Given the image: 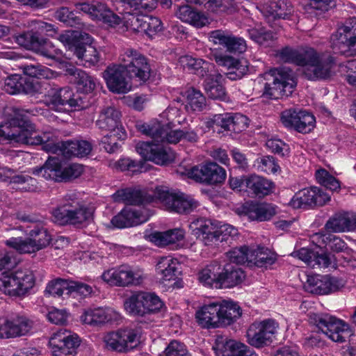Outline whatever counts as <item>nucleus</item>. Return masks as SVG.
I'll list each match as a JSON object with an SVG mask.
<instances>
[{
	"label": "nucleus",
	"instance_id": "f257e3e1",
	"mask_svg": "<svg viewBox=\"0 0 356 356\" xmlns=\"http://www.w3.org/2000/svg\"><path fill=\"white\" fill-rule=\"evenodd\" d=\"M278 56L285 63L303 67L302 74L308 81H325L333 75L336 58L330 53H319L315 49L305 47L299 50L290 47L282 48Z\"/></svg>",
	"mask_w": 356,
	"mask_h": 356
},
{
	"label": "nucleus",
	"instance_id": "f03ea898",
	"mask_svg": "<svg viewBox=\"0 0 356 356\" xmlns=\"http://www.w3.org/2000/svg\"><path fill=\"white\" fill-rule=\"evenodd\" d=\"M13 264L12 254L5 250H0V273L3 275L0 287L10 297H22L35 285V275L29 269L7 273L6 270L11 268Z\"/></svg>",
	"mask_w": 356,
	"mask_h": 356
},
{
	"label": "nucleus",
	"instance_id": "7ed1b4c3",
	"mask_svg": "<svg viewBox=\"0 0 356 356\" xmlns=\"http://www.w3.org/2000/svg\"><path fill=\"white\" fill-rule=\"evenodd\" d=\"M245 272L238 266L213 261L198 273L199 282L204 286L216 289H232L242 283Z\"/></svg>",
	"mask_w": 356,
	"mask_h": 356
},
{
	"label": "nucleus",
	"instance_id": "20e7f679",
	"mask_svg": "<svg viewBox=\"0 0 356 356\" xmlns=\"http://www.w3.org/2000/svg\"><path fill=\"white\" fill-rule=\"evenodd\" d=\"M30 113L29 110L15 108L14 115L5 124H0V142L10 140L27 145L41 143L42 139L27 115Z\"/></svg>",
	"mask_w": 356,
	"mask_h": 356
},
{
	"label": "nucleus",
	"instance_id": "39448f33",
	"mask_svg": "<svg viewBox=\"0 0 356 356\" xmlns=\"http://www.w3.org/2000/svg\"><path fill=\"white\" fill-rule=\"evenodd\" d=\"M58 40L78 58L80 65L86 67L97 66L100 55L91 45L93 38L88 33L78 31H66L59 35Z\"/></svg>",
	"mask_w": 356,
	"mask_h": 356
},
{
	"label": "nucleus",
	"instance_id": "423d86ee",
	"mask_svg": "<svg viewBox=\"0 0 356 356\" xmlns=\"http://www.w3.org/2000/svg\"><path fill=\"white\" fill-rule=\"evenodd\" d=\"M308 318L309 325L318 334H323L334 342L343 343L351 335L349 325L330 314L310 312Z\"/></svg>",
	"mask_w": 356,
	"mask_h": 356
},
{
	"label": "nucleus",
	"instance_id": "0eeeda50",
	"mask_svg": "<svg viewBox=\"0 0 356 356\" xmlns=\"http://www.w3.org/2000/svg\"><path fill=\"white\" fill-rule=\"evenodd\" d=\"M54 221L62 226L80 227L88 224L93 217V211L84 203L77 200H66L51 211Z\"/></svg>",
	"mask_w": 356,
	"mask_h": 356
},
{
	"label": "nucleus",
	"instance_id": "6e6552de",
	"mask_svg": "<svg viewBox=\"0 0 356 356\" xmlns=\"http://www.w3.org/2000/svg\"><path fill=\"white\" fill-rule=\"evenodd\" d=\"M27 236L26 238L10 237L4 243L19 254H31L47 248L52 240L47 228L40 224L30 229Z\"/></svg>",
	"mask_w": 356,
	"mask_h": 356
},
{
	"label": "nucleus",
	"instance_id": "1a4fd4ad",
	"mask_svg": "<svg viewBox=\"0 0 356 356\" xmlns=\"http://www.w3.org/2000/svg\"><path fill=\"white\" fill-rule=\"evenodd\" d=\"M39 137L42 139V142L38 145H41L44 151L53 154H61L67 159L87 156L92 149V143L86 140L74 139L55 143L53 140H50L49 134H39Z\"/></svg>",
	"mask_w": 356,
	"mask_h": 356
},
{
	"label": "nucleus",
	"instance_id": "9d476101",
	"mask_svg": "<svg viewBox=\"0 0 356 356\" xmlns=\"http://www.w3.org/2000/svg\"><path fill=\"white\" fill-rule=\"evenodd\" d=\"M124 307L130 316L145 317L158 314L165 304L154 293L137 291L124 300Z\"/></svg>",
	"mask_w": 356,
	"mask_h": 356
},
{
	"label": "nucleus",
	"instance_id": "9b49d317",
	"mask_svg": "<svg viewBox=\"0 0 356 356\" xmlns=\"http://www.w3.org/2000/svg\"><path fill=\"white\" fill-rule=\"evenodd\" d=\"M154 194L156 200L163 204L170 212L189 214L199 206V202L191 195L181 192H174L166 186H156Z\"/></svg>",
	"mask_w": 356,
	"mask_h": 356
},
{
	"label": "nucleus",
	"instance_id": "f8f14e48",
	"mask_svg": "<svg viewBox=\"0 0 356 356\" xmlns=\"http://www.w3.org/2000/svg\"><path fill=\"white\" fill-rule=\"evenodd\" d=\"M272 81L264 84L262 97L268 99H278L291 95L296 86V81L289 70L274 69Z\"/></svg>",
	"mask_w": 356,
	"mask_h": 356
},
{
	"label": "nucleus",
	"instance_id": "ddd939ff",
	"mask_svg": "<svg viewBox=\"0 0 356 356\" xmlns=\"http://www.w3.org/2000/svg\"><path fill=\"white\" fill-rule=\"evenodd\" d=\"M14 40L24 49L51 60H56L62 53L51 41L44 38L41 33L33 29L15 35Z\"/></svg>",
	"mask_w": 356,
	"mask_h": 356
},
{
	"label": "nucleus",
	"instance_id": "4468645a",
	"mask_svg": "<svg viewBox=\"0 0 356 356\" xmlns=\"http://www.w3.org/2000/svg\"><path fill=\"white\" fill-rule=\"evenodd\" d=\"M120 61L129 79H134L145 83L149 79L152 73L149 59L138 50L126 49L120 56Z\"/></svg>",
	"mask_w": 356,
	"mask_h": 356
},
{
	"label": "nucleus",
	"instance_id": "2eb2a0df",
	"mask_svg": "<svg viewBox=\"0 0 356 356\" xmlns=\"http://www.w3.org/2000/svg\"><path fill=\"white\" fill-rule=\"evenodd\" d=\"M140 339V329L127 327L108 332L104 337V342L108 350L127 353L138 346Z\"/></svg>",
	"mask_w": 356,
	"mask_h": 356
},
{
	"label": "nucleus",
	"instance_id": "dca6fc26",
	"mask_svg": "<svg viewBox=\"0 0 356 356\" xmlns=\"http://www.w3.org/2000/svg\"><path fill=\"white\" fill-rule=\"evenodd\" d=\"M279 323L273 318L254 322L248 327L246 337L248 342L257 348L270 345L275 338Z\"/></svg>",
	"mask_w": 356,
	"mask_h": 356
},
{
	"label": "nucleus",
	"instance_id": "f3484780",
	"mask_svg": "<svg viewBox=\"0 0 356 356\" xmlns=\"http://www.w3.org/2000/svg\"><path fill=\"white\" fill-rule=\"evenodd\" d=\"M187 176L197 183L218 186L225 181L227 172L217 163L209 161L192 167L188 170Z\"/></svg>",
	"mask_w": 356,
	"mask_h": 356
},
{
	"label": "nucleus",
	"instance_id": "a211bd4d",
	"mask_svg": "<svg viewBox=\"0 0 356 356\" xmlns=\"http://www.w3.org/2000/svg\"><path fill=\"white\" fill-rule=\"evenodd\" d=\"M330 47L334 54L356 51V17H350L330 36Z\"/></svg>",
	"mask_w": 356,
	"mask_h": 356
},
{
	"label": "nucleus",
	"instance_id": "6ab92c4d",
	"mask_svg": "<svg viewBox=\"0 0 356 356\" xmlns=\"http://www.w3.org/2000/svg\"><path fill=\"white\" fill-rule=\"evenodd\" d=\"M137 129L143 134L150 136L157 142L166 140L169 143L176 144L182 140L183 130H172L169 124H163L158 120L143 122L136 125Z\"/></svg>",
	"mask_w": 356,
	"mask_h": 356
},
{
	"label": "nucleus",
	"instance_id": "aec40b11",
	"mask_svg": "<svg viewBox=\"0 0 356 356\" xmlns=\"http://www.w3.org/2000/svg\"><path fill=\"white\" fill-rule=\"evenodd\" d=\"M330 200V196L317 186L303 188L293 196L289 205L295 209H314L322 207Z\"/></svg>",
	"mask_w": 356,
	"mask_h": 356
},
{
	"label": "nucleus",
	"instance_id": "412c9836",
	"mask_svg": "<svg viewBox=\"0 0 356 356\" xmlns=\"http://www.w3.org/2000/svg\"><path fill=\"white\" fill-rule=\"evenodd\" d=\"M102 278L108 284L117 286H136L142 282V273L129 265L122 264L104 271Z\"/></svg>",
	"mask_w": 356,
	"mask_h": 356
},
{
	"label": "nucleus",
	"instance_id": "4be33fe9",
	"mask_svg": "<svg viewBox=\"0 0 356 356\" xmlns=\"http://www.w3.org/2000/svg\"><path fill=\"white\" fill-rule=\"evenodd\" d=\"M136 152L143 160L150 161L157 165H168L175 160V155L170 149L165 148L160 142H139L136 146Z\"/></svg>",
	"mask_w": 356,
	"mask_h": 356
},
{
	"label": "nucleus",
	"instance_id": "5701e85b",
	"mask_svg": "<svg viewBox=\"0 0 356 356\" xmlns=\"http://www.w3.org/2000/svg\"><path fill=\"white\" fill-rule=\"evenodd\" d=\"M80 338L67 330L54 332L49 340L52 356H75L80 345Z\"/></svg>",
	"mask_w": 356,
	"mask_h": 356
},
{
	"label": "nucleus",
	"instance_id": "b1692460",
	"mask_svg": "<svg viewBox=\"0 0 356 356\" xmlns=\"http://www.w3.org/2000/svg\"><path fill=\"white\" fill-rule=\"evenodd\" d=\"M49 106L56 111H63L73 108H82V97L76 96L70 87L51 89L46 95Z\"/></svg>",
	"mask_w": 356,
	"mask_h": 356
},
{
	"label": "nucleus",
	"instance_id": "393cba45",
	"mask_svg": "<svg viewBox=\"0 0 356 356\" xmlns=\"http://www.w3.org/2000/svg\"><path fill=\"white\" fill-rule=\"evenodd\" d=\"M103 77L109 91L115 94H125L131 90L127 70L120 64H110L103 72Z\"/></svg>",
	"mask_w": 356,
	"mask_h": 356
},
{
	"label": "nucleus",
	"instance_id": "a878e982",
	"mask_svg": "<svg viewBox=\"0 0 356 356\" xmlns=\"http://www.w3.org/2000/svg\"><path fill=\"white\" fill-rule=\"evenodd\" d=\"M307 290L318 295H327L336 292L345 285L343 279L330 275H311L307 276Z\"/></svg>",
	"mask_w": 356,
	"mask_h": 356
},
{
	"label": "nucleus",
	"instance_id": "bb28decb",
	"mask_svg": "<svg viewBox=\"0 0 356 356\" xmlns=\"http://www.w3.org/2000/svg\"><path fill=\"white\" fill-rule=\"evenodd\" d=\"M75 6L76 10L88 14L93 19L102 22L111 27L120 24L122 22L120 17L102 3L79 2L75 4Z\"/></svg>",
	"mask_w": 356,
	"mask_h": 356
},
{
	"label": "nucleus",
	"instance_id": "cd10ccee",
	"mask_svg": "<svg viewBox=\"0 0 356 356\" xmlns=\"http://www.w3.org/2000/svg\"><path fill=\"white\" fill-rule=\"evenodd\" d=\"M191 233L206 246L218 245V221L206 218L194 220L190 225Z\"/></svg>",
	"mask_w": 356,
	"mask_h": 356
},
{
	"label": "nucleus",
	"instance_id": "c85d7f7f",
	"mask_svg": "<svg viewBox=\"0 0 356 356\" xmlns=\"http://www.w3.org/2000/svg\"><path fill=\"white\" fill-rule=\"evenodd\" d=\"M122 114L120 111L114 107L108 106L104 108L96 120V126L101 130L113 132L118 135V138L125 140L127 137V132L121 122Z\"/></svg>",
	"mask_w": 356,
	"mask_h": 356
},
{
	"label": "nucleus",
	"instance_id": "c756f323",
	"mask_svg": "<svg viewBox=\"0 0 356 356\" xmlns=\"http://www.w3.org/2000/svg\"><path fill=\"white\" fill-rule=\"evenodd\" d=\"M213 350L216 356H257L247 345L223 336H217Z\"/></svg>",
	"mask_w": 356,
	"mask_h": 356
},
{
	"label": "nucleus",
	"instance_id": "7c9ffc66",
	"mask_svg": "<svg viewBox=\"0 0 356 356\" xmlns=\"http://www.w3.org/2000/svg\"><path fill=\"white\" fill-rule=\"evenodd\" d=\"M113 197L115 202L132 206L144 205L156 200L154 193L150 195L145 190L131 187L118 190Z\"/></svg>",
	"mask_w": 356,
	"mask_h": 356
},
{
	"label": "nucleus",
	"instance_id": "2f4dec72",
	"mask_svg": "<svg viewBox=\"0 0 356 356\" xmlns=\"http://www.w3.org/2000/svg\"><path fill=\"white\" fill-rule=\"evenodd\" d=\"M39 88L38 82L15 74L8 76L5 79L3 89L10 95H17L21 92L33 95L38 92Z\"/></svg>",
	"mask_w": 356,
	"mask_h": 356
},
{
	"label": "nucleus",
	"instance_id": "473e14b6",
	"mask_svg": "<svg viewBox=\"0 0 356 356\" xmlns=\"http://www.w3.org/2000/svg\"><path fill=\"white\" fill-rule=\"evenodd\" d=\"M219 300L204 304L195 312V318L198 325L204 329L220 327L219 312Z\"/></svg>",
	"mask_w": 356,
	"mask_h": 356
},
{
	"label": "nucleus",
	"instance_id": "72a5a7b5",
	"mask_svg": "<svg viewBox=\"0 0 356 356\" xmlns=\"http://www.w3.org/2000/svg\"><path fill=\"white\" fill-rule=\"evenodd\" d=\"M245 183L248 195L259 199L273 193L275 187L273 181L256 174L248 175V179Z\"/></svg>",
	"mask_w": 356,
	"mask_h": 356
},
{
	"label": "nucleus",
	"instance_id": "f704fd0d",
	"mask_svg": "<svg viewBox=\"0 0 356 356\" xmlns=\"http://www.w3.org/2000/svg\"><path fill=\"white\" fill-rule=\"evenodd\" d=\"M115 316V313L109 308L89 307L83 310L80 319L83 324L99 326L112 322Z\"/></svg>",
	"mask_w": 356,
	"mask_h": 356
},
{
	"label": "nucleus",
	"instance_id": "c9c22d12",
	"mask_svg": "<svg viewBox=\"0 0 356 356\" xmlns=\"http://www.w3.org/2000/svg\"><path fill=\"white\" fill-rule=\"evenodd\" d=\"M263 13L267 19H289L293 7L289 0H268L263 6Z\"/></svg>",
	"mask_w": 356,
	"mask_h": 356
},
{
	"label": "nucleus",
	"instance_id": "e433bc0d",
	"mask_svg": "<svg viewBox=\"0 0 356 356\" xmlns=\"http://www.w3.org/2000/svg\"><path fill=\"white\" fill-rule=\"evenodd\" d=\"M219 318L220 327H227L234 324L242 315V309L233 300H219Z\"/></svg>",
	"mask_w": 356,
	"mask_h": 356
},
{
	"label": "nucleus",
	"instance_id": "4c0bfd02",
	"mask_svg": "<svg viewBox=\"0 0 356 356\" xmlns=\"http://www.w3.org/2000/svg\"><path fill=\"white\" fill-rule=\"evenodd\" d=\"M315 250L308 248H302L298 252L300 259L312 268H327L331 264L330 255L322 249L316 248Z\"/></svg>",
	"mask_w": 356,
	"mask_h": 356
},
{
	"label": "nucleus",
	"instance_id": "58836bf2",
	"mask_svg": "<svg viewBox=\"0 0 356 356\" xmlns=\"http://www.w3.org/2000/svg\"><path fill=\"white\" fill-rule=\"evenodd\" d=\"M205 76L204 87L208 97L213 99L227 102L229 97L222 84L223 76L219 73H208Z\"/></svg>",
	"mask_w": 356,
	"mask_h": 356
},
{
	"label": "nucleus",
	"instance_id": "ea45409f",
	"mask_svg": "<svg viewBox=\"0 0 356 356\" xmlns=\"http://www.w3.org/2000/svg\"><path fill=\"white\" fill-rule=\"evenodd\" d=\"M8 321L11 338L26 335L33 326V321L22 313L13 314L8 317Z\"/></svg>",
	"mask_w": 356,
	"mask_h": 356
},
{
	"label": "nucleus",
	"instance_id": "a19ab883",
	"mask_svg": "<svg viewBox=\"0 0 356 356\" xmlns=\"http://www.w3.org/2000/svg\"><path fill=\"white\" fill-rule=\"evenodd\" d=\"M134 29L138 32L144 33L147 36L153 38L163 30V23L156 17L145 15L136 18V22L132 24Z\"/></svg>",
	"mask_w": 356,
	"mask_h": 356
},
{
	"label": "nucleus",
	"instance_id": "79ce46f5",
	"mask_svg": "<svg viewBox=\"0 0 356 356\" xmlns=\"http://www.w3.org/2000/svg\"><path fill=\"white\" fill-rule=\"evenodd\" d=\"M158 273L165 281L175 280L181 275V264L171 256L161 257L156 266Z\"/></svg>",
	"mask_w": 356,
	"mask_h": 356
},
{
	"label": "nucleus",
	"instance_id": "37998d69",
	"mask_svg": "<svg viewBox=\"0 0 356 356\" xmlns=\"http://www.w3.org/2000/svg\"><path fill=\"white\" fill-rule=\"evenodd\" d=\"M179 63L184 70L201 77L207 76L209 68L212 67V65L209 62L202 58H194L190 55L180 56Z\"/></svg>",
	"mask_w": 356,
	"mask_h": 356
},
{
	"label": "nucleus",
	"instance_id": "c03bdc74",
	"mask_svg": "<svg viewBox=\"0 0 356 356\" xmlns=\"http://www.w3.org/2000/svg\"><path fill=\"white\" fill-rule=\"evenodd\" d=\"M176 14L182 22L197 28L203 27L207 23V18L202 13L188 5L178 6Z\"/></svg>",
	"mask_w": 356,
	"mask_h": 356
},
{
	"label": "nucleus",
	"instance_id": "a18cd8bd",
	"mask_svg": "<svg viewBox=\"0 0 356 356\" xmlns=\"http://www.w3.org/2000/svg\"><path fill=\"white\" fill-rule=\"evenodd\" d=\"M184 234V229L175 228L165 232H154L150 234V240L158 246L165 247L182 241Z\"/></svg>",
	"mask_w": 356,
	"mask_h": 356
},
{
	"label": "nucleus",
	"instance_id": "49530a36",
	"mask_svg": "<svg viewBox=\"0 0 356 356\" xmlns=\"http://www.w3.org/2000/svg\"><path fill=\"white\" fill-rule=\"evenodd\" d=\"M35 174L42 175L46 179L62 181V163L58 157L49 156L44 165L35 169Z\"/></svg>",
	"mask_w": 356,
	"mask_h": 356
},
{
	"label": "nucleus",
	"instance_id": "de8ad7c7",
	"mask_svg": "<svg viewBox=\"0 0 356 356\" xmlns=\"http://www.w3.org/2000/svg\"><path fill=\"white\" fill-rule=\"evenodd\" d=\"M250 264L263 268L273 265L277 260L276 254L272 252L268 248L257 245L256 248H250L249 254Z\"/></svg>",
	"mask_w": 356,
	"mask_h": 356
},
{
	"label": "nucleus",
	"instance_id": "09e8293b",
	"mask_svg": "<svg viewBox=\"0 0 356 356\" xmlns=\"http://www.w3.org/2000/svg\"><path fill=\"white\" fill-rule=\"evenodd\" d=\"M187 111L201 112L207 106V99L203 93L193 87L188 88L183 95Z\"/></svg>",
	"mask_w": 356,
	"mask_h": 356
},
{
	"label": "nucleus",
	"instance_id": "8fccbe9b",
	"mask_svg": "<svg viewBox=\"0 0 356 356\" xmlns=\"http://www.w3.org/2000/svg\"><path fill=\"white\" fill-rule=\"evenodd\" d=\"M216 62L219 65L227 67L228 69L233 70L228 73V77L231 80L239 79L244 74L245 67L241 65L238 58L232 56L222 54L216 56Z\"/></svg>",
	"mask_w": 356,
	"mask_h": 356
},
{
	"label": "nucleus",
	"instance_id": "3c124183",
	"mask_svg": "<svg viewBox=\"0 0 356 356\" xmlns=\"http://www.w3.org/2000/svg\"><path fill=\"white\" fill-rule=\"evenodd\" d=\"M232 119L231 113H223L214 114L210 116L205 121V127L209 130L218 134L224 131H230V124Z\"/></svg>",
	"mask_w": 356,
	"mask_h": 356
},
{
	"label": "nucleus",
	"instance_id": "603ef678",
	"mask_svg": "<svg viewBox=\"0 0 356 356\" xmlns=\"http://www.w3.org/2000/svg\"><path fill=\"white\" fill-rule=\"evenodd\" d=\"M275 213V208L270 204L254 203L248 208L249 217L260 222L270 220Z\"/></svg>",
	"mask_w": 356,
	"mask_h": 356
},
{
	"label": "nucleus",
	"instance_id": "864d4df0",
	"mask_svg": "<svg viewBox=\"0 0 356 356\" xmlns=\"http://www.w3.org/2000/svg\"><path fill=\"white\" fill-rule=\"evenodd\" d=\"M70 280L56 278L49 281L44 290L46 297L60 298L63 295L69 296Z\"/></svg>",
	"mask_w": 356,
	"mask_h": 356
},
{
	"label": "nucleus",
	"instance_id": "5fc2aeb1",
	"mask_svg": "<svg viewBox=\"0 0 356 356\" xmlns=\"http://www.w3.org/2000/svg\"><path fill=\"white\" fill-rule=\"evenodd\" d=\"M25 78H29L30 80H33V78L41 79H49L54 76V72L49 67L42 65L38 63L35 64H23L20 67Z\"/></svg>",
	"mask_w": 356,
	"mask_h": 356
},
{
	"label": "nucleus",
	"instance_id": "6e6d98bb",
	"mask_svg": "<svg viewBox=\"0 0 356 356\" xmlns=\"http://www.w3.org/2000/svg\"><path fill=\"white\" fill-rule=\"evenodd\" d=\"M12 188L22 192H35L38 189L36 179L26 175H16L10 177Z\"/></svg>",
	"mask_w": 356,
	"mask_h": 356
},
{
	"label": "nucleus",
	"instance_id": "4d7b16f0",
	"mask_svg": "<svg viewBox=\"0 0 356 356\" xmlns=\"http://www.w3.org/2000/svg\"><path fill=\"white\" fill-rule=\"evenodd\" d=\"M315 177L317 183L332 192L339 191L341 188L340 181L324 168L317 170Z\"/></svg>",
	"mask_w": 356,
	"mask_h": 356
},
{
	"label": "nucleus",
	"instance_id": "13d9d810",
	"mask_svg": "<svg viewBox=\"0 0 356 356\" xmlns=\"http://www.w3.org/2000/svg\"><path fill=\"white\" fill-rule=\"evenodd\" d=\"M316 126L314 115L306 110L300 109L295 131L300 134H307L312 131Z\"/></svg>",
	"mask_w": 356,
	"mask_h": 356
},
{
	"label": "nucleus",
	"instance_id": "bf43d9fd",
	"mask_svg": "<svg viewBox=\"0 0 356 356\" xmlns=\"http://www.w3.org/2000/svg\"><path fill=\"white\" fill-rule=\"evenodd\" d=\"M257 169L268 175H275L281 171L280 167L274 156H261L255 160Z\"/></svg>",
	"mask_w": 356,
	"mask_h": 356
},
{
	"label": "nucleus",
	"instance_id": "052dcab7",
	"mask_svg": "<svg viewBox=\"0 0 356 356\" xmlns=\"http://www.w3.org/2000/svg\"><path fill=\"white\" fill-rule=\"evenodd\" d=\"M74 84L77 92L82 94L91 93L96 87L95 79L85 71L78 74L77 80Z\"/></svg>",
	"mask_w": 356,
	"mask_h": 356
},
{
	"label": "nucleus",
	"instance_id": "680f3d73",
	"mask_svg": "<svg viewBox=\"0 0 356 356\" xmlns=\"http://www.w3.org/2000/svg\"><path fill=\"white\" fill-rule=\"evenodd\" d=\"M348 222L349 221L347 220V213H335L327 221L325 228L332 232H348Z\"/></svg>",
	"mask_w": 356,
	"mask_h": 356
},
{
	"label": "nucleus",
	"instance_id": "e2e57ef3",
	"mask_svg": "<svg viewBox=\"0 0 356 356\" xmlns=\"http://www.w3.org/2000/svg\"><path fill=\"white\" fill-rule=\"evenodd\" d=\"M250 254V248L243 245L240 248H235L227 252V257L231 264L238 266L246 262L250 264L249 254Z\"/></svg>",
	"mask_w": 356,
	"mask_h": 356
},
{
	"label": "nucleus",
	"instance_id": "0e129e2a",
	"mask_svg": "<svg viewBox=\"0 0 356 356\" xmlns=\"http://www.w3.org/2000/svg\"><path fill=\"white\" fill-rule=\"evenodd\" d=\"M145 163L143 161H136L129 157L121 158L115 163V168L121 171L131 172L133 175L142 172Z\"/></svg>",
	"mask_w": 356,
	"mask_h": 356
},
{
	"label": "nucleus",
	"instance_id": "69168bd1",
	"mask_svg": "<svg viewBox=\"0 0 356 356\" xmlns=\"http://www.w3.org/2000/svg\"><path fill=\"white\" fill-rule=\"evenodd\" d=\"M92 292L93 289L90 285L70 280V291H68L69 296L74 298H84L90 296Z\"/></svg>",
	"mask_w": 356,
	"mask_h": 356
},
{
	"label": "nucleus",
	"instance_id": "338daca9",
	"mask_svg": "<svg viewBox=\"0 0 356 356\" xmlns=\"http://www.w3.org/2000/svg\"><path fill=\"white\" fill-rule=\"evenodd\" d=\"M248 35L252 40L259 44H265L273 40L274 38V33L264 27L250 29L248 30Z\"/></svg>",
	"mask_w": 356,
	"mask_h": 356
},
{
	"label": "nucleus",
	"instance_id": "774afa93",
	"mask_svg": "<svg viewBox=\"0 0 356 356\" xmlns=\"http://www.w3.org/2000/svg\"><path fill=\"white\" fill-rule=\"evenodd\" d=\"M218 245L219 243L225 242L227 243H232L235 238L238 236V229L234 226L228 224L219 225L218 224L217 230Z\"/></svg>",
	"mask_w": 356,
	"mask_h": 356
}]
</instances>
